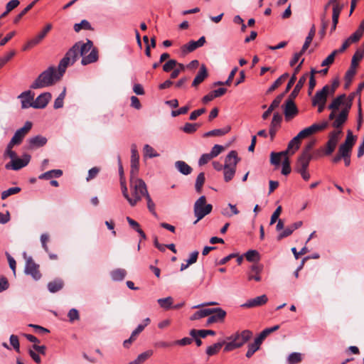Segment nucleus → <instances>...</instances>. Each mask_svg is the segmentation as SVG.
Returning a JSON list of instances; mask_svg holds the SVG:
<instances>
[{
    "mask_svg": "<svg viewBox=\"0 0 364 364\" xmlns=\"http://www.w3.org/2000/svg\"><path fill=\"white\" fill-rule=\"evenodd\" d=\"M63 75H60V70L58 69L57 71L55 67L50 66L38 76L30 87L36 90L51 86L60 80Z\"/></svg>",
    "mask_w": 364,
    "mask_h": 364,
    "instance_id": "nucleus-1",
    "label": "nucleus"
},
{
    "mask_svg": "<svg viewBox=\"0 0 364 364\" xmlns=\"http://www.w3.org/2000/svg\"><path fill=\"white\" fill-rule=\"evenodd\" d=\"M130 188L134 200V205L141 200L143 196L149 194L145 182L137 177V175L130 176Z\"/></svg>",
    "mask_w": 364,
    "mask_h": 364,
    "instance_id": "nucleus-2",
    "label": "nucleus"
},
{
    "mask_svg": "<svg viewBox=\"0 0 364 364\" xmlns=\"http://www.w3.org/2000/svg\"><path fill=\"white\" fill-rule=\"evenodd\" d=\"M240 161V158L237 156L236 151L232 150L226 156L223 169L225 182H229L232 179L235 174L236 166Z\"/></svg>",
    "mask_w": 364,
    "mask_h": 364,
    "instance_id": "nucleus-3",
    "label": "nucleus"
},
{
    "mask_svg": "<svg viewBox=\"0 0 364 364\" xmlns=\"http://www.w3.org/2000/svg\"><path fill=\"white\" fill-rule=\"evenodd\" d=\"M78 45L79 43H75L60 60L58 65V70H60V75H63L67 67L69 65H73L77 60L80 55Z\"/></svg>",
    "mask_w": 364,
    "mask_h": 364,
    "instance_id": "nucleus-4",
    "label": "nucleus"
},
{
    "mask_svg": "<svg viewBox=\"0 0 364 364\" xmlns=\"http://www.w3.org/2000/svg\"><path fill=\"white\" fill-rule=\"evenodd\" d=\"M212 209V205L206 203L205 196H200L194 203L193 211L196 220L194 221L193 224H196L199 220L210 213Z\"/></svg>",
    "mask_w": 364,
    "mask_h": 364,
    "instance_id": "nucleus-5",
    "label": "nucleus"
},
{
    "mask_svg": "<svg viewBox=\"0 0 364 364\" xmlns=\"http://www.w3.org/2000/svg\"><path fill=\"white\" fill-rule=\"evenodd\" d=\"M32 128V123L31 122H26L23 127L16 130V132L14 133V136H12L11 141L9 144H11L12 145H19L23 141V138L26 136V135L28 134V132Z\"/></svg>",
    "mask_w": 364,
    "mask_h": 364,
    "instance_id": "nucleus-6",
    "label": "nucleus"
},
{
    "mask_svg": "<svg viewBox=\"0 0 364 364\" xmlns=\"http://www.w3.org/2000/svg\"><path fill=\"white\" fill-rule=\"evenodd\" d=\"M25 273L31 275L35 280H38L41 277L39 265L36 264L31 257L26 258Z\"/></svg>",
    "mask_w": 364,
    "mask_h": 364,
    "instance_id": "nucleus-7",
    "label": "nucleus"
},
{
    "mask_svg": "<svg viewBox=\"0 0 364 364\" xmlns=\"http://www.w3.org/2000/svg\"><path fill=\"white\" fill-rule=\"evenodd\" d=\"M30 160L31 156L29 154H24L21 159L16 158L14 160H11L10 163L6 164L5 168L6 169L18 171L27 166Z\"/></svg>",
    "mask_w": 364,
    "mask_h": 364,
    "instance_id": "nucleus-8",
    "label": "nucleus"
},
{
    "mask_svg": "<svg viewBox=\"0 0 364 364\" xmlns=\"http://www.w3.org/2000/svg\"><path fill=\"white\" fill-rule=\"evenodd\" d=\"M342 133L341 130H334L329 134V139L326 143V155L331 154L335 150L339 141V136Z\"/></svg>",
    "mask_w": 364,
    "mask_h": 364,
    "instance_id": "nucleus-9",
    "label": "nucleus"
},
{
    "mask_svg": "<svg viewBox=\"0 0 364 364\" xmlns=\"http://www.w3.org/2000/svg\"><path fill=\"white\" fill-rule=\"evenodd\" d=\"M284 113L285 119L289 121L294 118L298 113V109L294 102V99L289 97L284 106Z\"/></svg>",
    "mask_w": 364,
    "mask_h": 364,
    "instance_id": "nucleus-10",
    "label": "nucleus"
},
{
    "mask_svg": "<svg viewBox=\"0 0 364 364\" xmlns=\"http://www.w3.org/2000/svg\"><path fill=\"white\" fill-rule=\"evenodd\" d=\"M131 170L130 176L138 175L139 156L136 144H133L131 146Z\"/></svg>",
    "mask_w": 364,
    "mask_h": 364,
    "instance_id": "nucleus-11",
    "label": "nucleus"
},
{
    "mask_svg": "<svg viewBox=\"0 0 364 364\" xmlns=\"http://www.w3.org/2000/svg\"><path fill=\"white\" fill-rule=\"evenodd\" d=\"M51 28L52 25L50 23H48L41 32H40L37 36H36L30 41H28L27 44L23 48V50L28 49L38 45L46 37V36L51 30Z\"/></svg>",
    "mask_w": 364,
    "mask_h": 364,
    "instance_id": "nucleus-12",
    "label": "nucleus"
},
{
    "mask_svg": "<svg viewBox=\"0 0 364 364\" xmlns=\"http://www.w3.org/2000/svg\"><path fill=\"white\" fill-rule=\"evenodd\" d=\"M252 336V332L250 330H244L242 332L236 333L231 336L228 337V339H234L236 344L240 345V348L242 347L245 343H247Z\"/></svg>",
    "mask_w": 364,
    "mask_h": 364,
    "instance_id": "nucleus-13",
    "label": "nucleus"
},
{
    "mask_svg": "<svg viewBox=\"0 0 364 364\" xmlns=\"http://www.w3.org/2000/svg\"><path fill=\"white\" fill-rule=\"evenodd\" d=\"M330 86L326 85L321 90L316 92L315 96L312 99L313 106H316L317 104H326L327 96L329 94Z\"/></svg>",
    "mask_w": 364,
    "mask_h": 364,
    "instance_id": "nucleus-14",
    "label": "nucleus"
},
{
    "mask_svg": "<svg viewBox=\"0 0 364 364\" xmlns=\"http://www.w3.org/2000/svg\"><path fill=\"white\" fill-rule=\"evenodd\" d=\"M212 311V316L207 320V326L216 322L223 321L226 316V312L221 308L210 309Z\"/></svg>",
    "mask_w": 364,
    "mask_h": 364,
    "instance_id": "nucleus-15",
    "label": "nucleus"
},
{
    "mask_svg": "<svg viewBox=\"0 0 364 364\" xmlns=\"http://www.w3.org/2000/svg\"><path fill=\"white\" fill-rule=\"evenodd\" d=\"M349 112L350 111L343 108L332 122V127L336 130H341L343 125L348 119Z\"/></svg>",
    "mask_w": 364,
    "mask_h": 364,
    "instance_id": "nucleus-16",
    "label": "nucleus"
},
{
    "mask_svg": "<svg viewBox=\"0 0 364 364\" xmlns=\"http://www.w3.org/2000/svg\"><path fill=\"white\" fill-rule=\"evenodd\" d=\"M205 43V38L202 36L197 41H191L187 44L183 45L181 47V50L183 53H191L195 50L196 48L203 46Z\"/></svg>",
    "mask_w": 364,
    "mask_h": 364,
    "instance_id": "nucleus-17",
    "label": "nucleus"
},
{
    "mask_svg": "<svg viewBox=\"0 0 364 364\" xmlns=\"http://www.w3.org/2000/svg\"><path fill=\"white\" fill-rule=\"evenodd\" d=\"M268 301V298L265 294L256 296L247 301L246 303L242 305L245 308H254L265 304Z\"/></svg>",
    "mask_w": 364,
    "mask_h": 364,
    "instance_id": "nucleus-18",
    "label": "nucleus"
},
{
    "mask_svg": "<svg viewBox=\"0 0 364 364\" xmlns=\"http://www.w3.org/2000/svg\"><path fill=\"white\" fill-rule=\"evenodd\" d=\"M312 158L313 156H307L300 154L295 164V171L298 173L301 171L307 170Z\"/></svg>",
    "mask_w": 364,
    "mask_h": 364,
    "instance_id": "nucleus-19",
    "label": "nucleus"
},
{
    "mask_svg": "<svg viewBox=\"0 0 364 364\" xmlns=\"http://www.w3.org/2000/svg\"><path fill=\"white\" fill-rule=\"evenodd\" d=\"M51 94L50 92H43L38 95L33 101V108L43 109L46 107L48 103L51 99Z\"/></svg>",
    "mask_w": 364,
    "mask_h": 364,
    "instance_id": "nucleus-20",
    "label": "nucleus"
},
{
    "mask_svg": "<svg viewBox=\"0 0 364 364\" xmlns=\"http://www.w3.org/2000/svg\"><path fill=\"white\" fill-rule=\"evenodd\" d=\"M28 149H34L43 146L47 143V139L41 135H37L28 139Z\"/></svg>",
    "mask_w": 364,
    "mask_h": 364,
    "instance_id": "nucleus-21",
    "label": "nucleus"
},
{
    "mask_svg": "<svg viewBox=\"0 0 364 364\" xmlns=\"http://www.w3.org/2000/svg\"><path fill=\"white\" fill-rule=\"evenodd\" d=\"M282 116L279 112H274L269 127V135L272 140L276 134L277 129L280 127Z\"/></svg>",
    "mask_w": 364,
    "mask_h": 364,
    "instance_id": "nucleus-22",
    "label": "nucleus"
},
{
    "mask_svg": "<svg viewBox=\"0 0 364 364\" xmlns=\"http://www.w3.org/2000/svg\"><path fill=\"white\" fill-rule=\"evenodd\" d=\"M18 98L21 99V107L26 109L30 107H33V95H31L30 90L23 92Z\"/></svg>",
    "mask_w": 364,
    "mask_h": 364,
    "instance_id": "nucleus-23",
    "label": "nucleus"
},
{
    "mask_svg": "<svg viewBox=\"0 0 364 364\" xmlns=\"http://www.w3.org/2000/svg\"><path fill=\"white\" fill-rule=\"evenodd\" d=\"M208 76V70L204 64L201 65L200 70L195 77L193 82V87H197L201 82L204 81V80Z\"/></svg>",
    "mask_w": 364,
    "mask_h": 364,
    "instance_id": "nucleus-24",
    "label": "nucleus"
},
{
    "mask_svg": "<svg viewBox=\"0 0 364 364\" xmlns=\"http://www.w3.org/2000/svg\"><path fill=\"white\" fill-rule=\"evenodd\" d=\"M343 105L346 107V95L342 94L337 96L331 103L328 105V108L333 111H338L340 106Z\"/></svg>",
    "mask_w": 364,
    "mask_h": 364,
    "instance_id": "nucleus-25",
    "label": "nucleus"
},
{
    "mask_svg": "<svg viewBox=\"0 0 364 364\" xmlns=\"http://www.w3.org/2000/svg\"><path fill=\"white\" fill-rule=\"evenodd\" d=\"M98 60V50L97 48H93L87 55H84L81 60V64L86 65L96 62Z\"/></svg>",
    "mask_w": 364,
    "mask_h": 364,
    "instance_id": "nucleus-26",
    "label": "nucleus"
},
{
    "mask_svg": "<svg viewBox=\"0 0 364 364\" xmlns=\"http://www.w3.org/2000/svg\"><path fill=\"white\" fill-rule=\"evenodd\" d=\"M308 74L306 73L303 75L297 82L295 87L289 95V97L294 99L299 94V91L305 84L306 79H307Z\"/></svg>",
    "mask_w": 364,
    "mask_h": 364,
    "instance_id": "nucleus-27",
    "label": "nucleus"
},
{
    "mask_svg": "<svg viewBox=\"0 0 364 364\" xmlns=\"http://www.w3.org/2000/svg\"><path fill=\"white\" fill-rule=\"evenodd\" d=\"M76 43H79L78 50L80 52V55L83 57L86 55L90 50H92L93 48V43L90 40H87L86 43H83L82 41H78Z\"/></svg>",
    "mask_w": 364,
    "mask_h": 364,
    "instance_id": "nucleus-28",
    "label": "nucleus"
},
{
    "mask_svg": "<svg viewBox=\"0 0 364 364\" xmlns=\"http://www.w3.org/2000/svg\"><path fill=\"white\" fill-rule=\"evenodd\" d=\"M231 129L230 126H226L224 128L222 129H216L211 131H209L208 132H205L203 134L204 137H208V136H223L226 134H228Z\"/></svg>",
    "mask_w": 364,
    "mask_h": 364,
    "instance_id": "nucleus-29",
    "label": "nucleus"
},
{
    "mask_svg": "<svg viewBox=\"0 0 364 364\" xmlns=\"http://www.w3.org/2000/svg\"><path fill=\"white\" fill-rule=\"evenodd\" d=\"M64 282L61 279H55L53 281L48 282V289L50 292L55 293L63 289Z\"/></svg>",
    "mask_w": 364,
    "mask_h": 364,
    "instance_id": "nucleus-30",
    "label": "nucleus"
},
{
    "mask_svg": "<svg viewBox=\"0 0 364 364\" xmlns=\"http://www.w3.org/2000/svg\"><path fill=\"white\" fill-rule=\"evenodd\" d=\"M63 175V171L60 169H53L46 171L38 176L41 180H48L53 178H59Z\"/></svg>",
    "mask_w": 364,
    "mask_h": 364,
    "instance_id": "nucleus-31",
    "label": "nucleus"
},
{
    "mask_svg": "<svg viewBox=\"0 0 364 364\" xmlns=\"http://www.w3.org/2000/svg\"><path fill=\"white\" fill-rule=\"evenodd\" d=\"M175 167L183 175H188L192 171V168L183 161H177Z\"/></svg>",
    "mask_w": 364,
    "mask_h": 364,
    "instance_id": "nucleus-32",
    "label": "nucleus"
},
{
    "mask_svg": "<svg viewBox=\"0 0 364 364\" xmlns=\"http://www.w3.org/2000/svg\"><path fill=\"white\" fill-rule=\"evenodd\" d=\"M154 353V351L152 350H146L141 353H140L136 358L132 361V364H142L144 363L146 360H148Z\"/></svg>",
    "mask_w": 364,
    "mask_h": 364,
    "instance_id": "nucleus-33",
    "label": "nucleus"
},
{
    "mask_svg": "<svg viewBox=\"0 0 364 364\" xmlns=\"http://www.w3.org/2000/svg\"><path fill=\"white\" fill-rule=\"evenodd\" d=\"M190 335L193 338L200 336V338H205L207 336H215V332L213 330H196L193 329L190 331Z\"/></svg>",
    "mask_w": 364,
    "mask_h": 364,
    "instance_id": "nucleus-34",
    "label": "nucleus"
},
{
    "mask_svg": "<svg viewBox=\"0 0 364 364\" xmlns=\"http://www.w3.org/2000/svg\"><path fill=\"white\" fill-rule=\"evenodd\" d=\"M150 318H145L141 323L139 324L138 326L134 330L131 334L132 339H136L138 335L144 331L146 326H147L150 323Z\"/></svg>",
    "mask_w": 364,
    "mask_h": 364,
    "instance_id": "nucleus-35",
    "label": "nucleus"
},
{
    "mask_svg": "<svg viewBox=\"0 0 364 364\" xmlns=\"http://www.w3.org/2000/svg\"><path fill=\"white\" fill-rule=\"evenodd\" d=\"M225 341H223L221 342H218L212 346H208L206 349L207 355L209 356H212L217 354L221 349L222 346L225 345Z\"/></svg>",
    "mask_w": 364,
    "mask_h": 364,
    "instance_id": "nucleus-36",
    "label": "nucleus"
},
{
    "mask_svg": "<svg viewBox=\"0 0 364 364\" xmlns=\"http://www.w3.org/2000/svg\"><path fill=\"white\" fill-rule=\"evenodd\" d=\"M364 56V53L361 52V48H358L354 55H353L350 67L353 69H355L358 65V62L362 60Z\"/></svg>",
    "mask_w": 364,
    "mask_h": 364,
    "instance_id": "nucleus-37",
    "label": "nucleus"
},
{
    "mask_svg": "<svg viewBox=\"0 0 364 364\" xmlns=\"http://www.w3.org/2000/svg\"><path fill=\"white\" fill-rule=\"evenodd\" d=\"M315 33H316V28H315V26L313 25L309 32L308 36L306 38L305 42L302 46V48H301L302 51H306L308 49V48L309 47V46L315 36Z\"/></svg>",
    "mask_w": 364,
    "mask_h": 364,
    "instance_id": "nucleus-38",
    "label": "nucleus"
},
{
    "mask_svg": "<svg viewBox=\"0 0 364 364\" xmlns=\"http://www.w3.org/2000/svg\"><path fill=\"white\" fill-rule=\"evenodd\" d=\"M212 312L213 311H210V309H204L197 311L191 316V320L194 321L204 318L205 316L211 315Z\"/></svg>",
    "mask_w": 364,
    "mask_h": 364,
    "instance_id": "nucleus-39",
    "label": "nucleus"
},
{
    "mask_svg": "<svg viewBox=\"0 0 364 364\" xmlns=\"http://www.w3.org/2000/svg\"><path fill=\"white\" fill-rule=\"evenodd\" d=\"M127 272L124 269H116L111 272V277L114 281H122L124 279Z\"/></svg>",
    "mask_w": 364,
    "mask_h": 364,
    "instance_id": "nucleus-40",
    "label": "nucleus"
},
{
    "mask_svg": "<svg viewBox=\"0 0 364 364\" xmlns=\"http://www.w3.org/2000/svg\"><path fill=\"white\" fill-rule=\"evenodd\" d=\"M120 184L123 196L127 200L131 206H134V200H132V197H130L129 195L128 194V190L126 185L125 178H122V180L120 181Z\"/></svg>",
    "mask_w": 364,
    "mask_h": 364,
    "instance_id": "nucleus-41",
    "label": "nucleus"
},
{
    "mask_svg": "<svg viewBox=\"0 0 364 364\" xmlns=\"http://www.w3.org/2000/svg\"><path fill=\"white\" fill-rule=\"evenodd\" d=\"M289 77L288 73H284L278 79H277L269 87L267 92H272L275 89H277L279 86H280L283 82Z\"/></svg>",
    "mask_w": 364,
    "mask_h": 364,
    "instance_id": "nucleus-42",
    "label": "nucleus"
},
{
    "mask_svg": "<svg viewBox=\"0 0 364 364\" xmlns=\"http://www.w3.org/2000/svg\"><path fill=\"white\" fill-rule=\"evenodd\" d=\"M328 126V121L324 120V121L321 122V123L313 124L312 125H311L309 127L310 130H311V132L313 134L317 132L325 129L326 128H327Z\"/></svg>",
    "mask_w": 364,
    "mask_h": 364,
    "instance_id": "nucleus-43",
    "label": "nucleus"
},
{
    "mask_svg": "<svg viewBox=\"0 0 364 364\" xmlns=\"http://www.w3.org/2000/svg\"><path fill=\"white\" fill-rule=\"evenodd\" d=\"M205 180V173L203 172L200 173L196 178L195 184V188L197 193H201Z\"/></svg>",
    "mask_w": 364,
    "mask_h": 364,
    "instance_id": "nucleus-44",
    "label": "nucleus"
},
{
    "mask_svg": "<svg viewBox=\"0 0 364 364\" xmlns=\"http://www.w3.org/2000/svg\"><path fill=\"white\" fill-rule=\"evenodd\" d=\"M173 299L171 296H168L163 299H159L157 300L158 304L159 306L164 309H168L171 308V306L173 304Z\"/></svg>",
    "mask_w": 364,
    "mask_h": 364,
    "instance_id": "nucleus-45",
    "label": "nucleus"
},
{
    "mask_svg": "<svg viewBox=\"0 0 364 364\" xmlns=\"http://www.w3.org/2000/svg\"><path fill=\"white\" fill-rule=\"evenodd\" d=\"M356 141V136L353 134V132L350 130L347 132V136L345 140V142L343 144V145L353 149Z\"/></svg>",
    "mask_w": 364,
    "mask_h": 364,
    "instance_id": "nucleus-46",
    "label": "nucleus"
},
{
    "mask_svg": "<svg viewBox=\"0 0 364 364\" xmlns=\"http://www.w3.org/2000/svg\"><path fill=\"white\" fill-rule=\"evenodd\" d=\"M82 29L92 30V28L89 21H87V20H82L80 23H75L74 25V30L75 32H79Z\"/></svg>",
    "mask_w": 364,
    "mask_h": 364,
    "instance_id": "nucleus-47",
    "label": "nucleus"
},
{
    "mask_svg": "<svg viewBox=\"0 0 364 364\" xmlns=\"http://www.w3.org/2000/svg\"><path fill=\"white\" fill-rule=\"evenodd\" d=\"M299 146L300 140L296 136L289 142L287 148L291 150V154H293L299 149Z\"/></svg>",
    "mask_w": 364,
    "mask_h": 364,
    "instance_id": "nucleus-48",
    "label": "nucleus"
},
{
    "mask_svg": "<svg viewBox=\"0 0 364 364\" xmlns=\"http://www.w3.org/2000/svg\"><path fill=\"white\" fill-rule=\"evenodd\" d=\"M143 151L145 157L154 158L159 156V154L156 152L154 148L149 144L144 145Z\"/></svg>",
    "mask_w": 364,
    "mask_h": 364,
    "instance_id": "nucleus-49",
    "label": "nucleus"
},
{
    "mask_svg": "<svg viewBox=\"0 0 364 364\" xmlns=\"http://www.w3.org/2000/svg\"><path fill=\"white\" fill-rule=\"evenodd\" d=\"M359 95V99H360V93H356L355 92H351L348 97L346 96V107L344 109L350 111L351 107L353 105V101L355 99V96Z\"/></svg>",
    "mask_w": 364,
    "mask_h": 364,
    "instance_id": "nucleus-50",
    "label": "nucleus"
},
{
    "mask_svg": "<svg viewBox=\"0 0 364 364\" xmlns=\"http://www.w3.org/2000/svg\"><path fill=\"white\" fill-rule=\"evenodd\" d=\"M355 73H356V70L353 69L352 68H350L348 70V71L346 72V75H345V80H346L345 88L346 89H347L349 87Z\"/></svg>",
    "mask_w": 364,
    "mask_h": 364,
    "instance_id": "nucleus-51",
    "label": "nucleus"
},
{
    "mask_svg": "<svg viewBox=\"0 0 364 364\" xmlns=\"http://www.w3.org/2000/svg\"><path fill=\"white\" fill-rule=\"evenodd\" d=\"M301 360L302 357L300 353H292L287 358L289 364H298Z\"/></svg>",
    "mask_w": 364,
    "mask_h": 364,
    "instance_id": "nucleus-52",
    "label": "nucleus"
},
{
    "mask_svg": "<svg viewBox=\"0 0 364 364\" xmlns=\"http://www.w3.org/2000/svg\"><path fill=\"white\" fill-rule=\"evenodd\" d=\"M315 144H316V140L313 139V140L309 141L306 144L305 147L304 148L301 154L307 156H313V155L311 154V150Z\"/></svg>",
    "mask_w": 364,
    "mask_h": 364,
    "instance_id": "nucleus-53",
    "label": "nucleus"
},
{
    "mask_svg": "<svg viewBox=\"0 0 364 364\" xmlns=\"http://www.w3.org/2000/svg\"><path fill=\"white\" fill-rule=\"evenodd\" d=\"M21 191V188L19 187H12L10 188L1 193V199L5 200L9 196L18 193Z\"/></svg>",
    "mask_w": 364,
    "mask_h": 364,
    "instance_id": "nucleus-54",
    "label": "nucleus"
},
{
    "mask_svg": "<svg viewBox=\"0 0 364 364\" xmlns=\"http://www.w3.org/2000/svg\"><path fill=\"white\" fill-rule=\"evenodd\" d=\"M246 259L249 262H255V260H258L259 259V255L257 251L256 250H248L245 253Z\"/></svg>",
    "mask_w": 364,
    "mask_h": 364,
    "instance_id": "nucleus-55",
    "label": "nucleus"
},
{
    "mask_svg": "<svg viewBox=\"0 0 364 364\" xmlns=\"http://www.w3.org/2000/svg\"><path fill=\"white\" fill-rule=\"evenodd\" d=\"M36 3V1H33L30 4H28L18 15H17L14 20V23H17L20 19L33 8Z\"/></svg>",
    "mask_w": 364,
    "mask_h": 364,
    "instance_id": "nucleus-56",
    "label": "nucleus"
},
{
    "mask_svg": "<svg viewBox=\"0 0 364 364\" xmlns=\"http://www.w3.org/2000/svg\"><path fill=\"white\" fill-rule=\"evenodd\" d=\"M291 172L290 161L288 157H285L282 162V173L284 176L289 174Z\"/></svg>",
    "mask_w": 364,
    "mask_h": 364,
    "instance_id": "nucleus-57",
    "label": "nucleus"
},
{
    "mask_svg": "<svg viewBox=\"0 0 364 364\" xmlns=\"http://www.w3.org/2000/svg\"><path fill=\"white\" fill-rule=\"evenodd\" d=\"M198 127V124L186 123L182 129L186 133L191 134L195 132Z\"/></svg>",
    "mask_w": 364,
    "mask_h": 364,
    "instance_id": "nucleus-58",
    "label": "nucleus"
},
{
    "mask_svg": "<svg viewBox=\"0 0 364 364\" xmlns=\"http://www.w3.org/2000/svg\"><path fill=\"white\" fill-rule=\"evenodd\" d=\"M14 145H12L11 144H8L6 149L4 152V156L9 157L11 160H14L17 158V155L14 151L12 150Z\"/></svg>",
    "mask_w": 364,
    "mask_h": 364,
    "instance_id": "nucleus-59",
    "label": "nucleus"
},
{
    "mask_svg": "<svg viewBox=\"0 0 364 364\" xmlns=\"http://www.w3.org/2000/svg\"><path fill=\"white\" fill-rule=\"evenodd\" d=\"M177 65H178V63L176 60H173V59L169 60L163 65V70L166 73L170 72Z\"/></svg>",
    "mask_w": 364,
    "mask_h": 364,
    "instance_id": "nucleus-60",
    "label": "nucleus"
},
{
    "mask_svg": "<svg viewBox=\"0 0 364 364\" xmlns=\"http://www.w3.org/2000/svg\"><path fill=\"white\" fill-rule=\"evenodd\" d=\"M145 198H146V201H147V208H148L149 210L151 213V214L154 216L157 217V213H156V212L155 210V203L151 200L149 194H147L145 196Z\"/></svg>",
    "mask_w": 364,
    "mask_h": 364,
    "instance_id": "nucleus-61",
    "label": "nucleus"
},
{
    "mask_svg": "<svg viewBox=\"0 0 364 364\" xmlns=\"http://www.w3.org/2000/svg\"><path fill=\"white\" fill-rule=\"evenodd\" d=\"M230 342L225 343V348L224 351L225 352H230L232 351L236 348H240V345L236 344V342L234 339H228Z\"/></svg>",
    "mask_w": 364,
    "mask_h": 364,
    "instance_id": "nucleus-62",
    "label": "nucleus"
},
{
    "mask_svg": "<svg viewBox=\"0 0 364 364\" xmlns=\"http://www.w3.org/2000/svg\"><path fill=\"white\" fill-rule=\"evenodd\" d=\"M351 151L352 149L343 144H341L338 153L341 155V156L344 157L350 155Z\"/></svg>",
    "mask_w": 364,
    "mask_h": 364,
    "instance_id": "nucleus-63",
    "label": "nucleus"
},
{
    "mask_svg": "<svg viewBox=\"0 0 364 364\" xmlns=\"http://www.w3.org/2000/svg\"><path fill=\"white\" fill-rule=\"evenodd\" d=\"M223 150L224 147L223 146L218 144L214 145L210 152V157L215 158L218 156Z\"/></svg>",
    "mask_w": 364,
    "mask_h": 364,
    "instance_id": "nucleus-64",
    "label": "nucleus"
}]
</instances>
